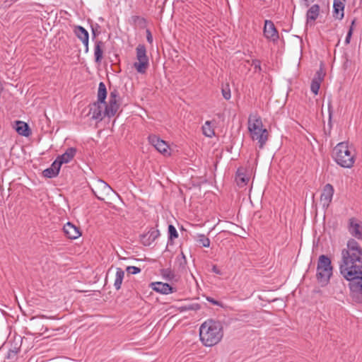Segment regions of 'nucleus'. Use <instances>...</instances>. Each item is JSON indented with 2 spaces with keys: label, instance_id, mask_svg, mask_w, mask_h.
<instances>
[{
  "label": "nucleus",
  "instance_id": "79ce46f5",
  "mask_svg": "<svg viewBox=\"0 0 362 362\" xmlns=\"http://www.w3.org/2000/svg\"><path fill=\"white\" fill-rule=\"evenodd\" d=\"M211 271H212V272H214L216 274H219V275L221 274V270L218 268V267L216 265H213V267L211 268Z\"/></svg>",
  "mask_w": 362,
  "mask_h": 362
},
{
  "label": "nucleus",
  "instance_id": "c9c22d12",
  "mask_svg": "<svg viewBox=\"0 0 362 362\" xmlns=\"http://www.w3.org/2000/svg\"><path fill=\"white\" fill-rule=\"evenodd\" d=\"M201 308L198 303H193L182 307V310H198Z\"/></svg>",
  "mask_w": 362,
  "mask_h": 362
},
{
  "label": "nucleus",
  "instance_id": "0eeeda50",
  "mask_svg": "<svg viewBox=\"0 0 362 362\" xmlns=\"http://www.w3.org/2000/svg\"><path fill=\"white\" fill-rule=\"evenodd\" d=\"M119 94L117 89L110 91L109 101L105 108V114L107 117H112L117 113L119 108Z\"/></svg>",
  "mask_w": 362,
  "mask_h": 362
},
{
  "label": "nucleus",
  "instance_id": "4be33fe9",
  "mask_svg": "<svg viewBox=\"0 0 362 362\" xmlns=\"http://www.w3.org/2000/svg\"><path fill=\"white\" fill-rule=\"evenodd\" d=\"M16 130L18 134L23 136H28L31 134L28 124L23 121L16 122Z\"/></svg>",
  "mask_w": 362,
  "mask_h": 362
},
{
  "label": "nucleus",
  "instance_id": "423d86ee",
  "mask_svg": "<svg viewBox=\"0 0 362 362\" xmlns=\"http://www.w3.org/2000/svg\"><path fill=\"white\" fill-rule=\"evenodd\" d=\"M137 62H134L133 66L139 74H145L149 66L148 57L146 55V48L144 45L139 44L136 48Z\"/></svg>",
  "mask_w": 362,
  "mask_h": 362
},
{
  "label": "nucleus",
  "instance_id": "412c9836",
  "mask_svg": "<svg viewBox=\"0 0 362 362\" xmlns=\"http://www.w3.org/2000/svg\"><path fill=\"white\" fill-rule=\"evenodd\" d=\"M61 166L59 165L58 161L54 160L51 166L43 170L42 175L47 178L55 177L58 175Z\"/></svg>",
  "mask_w": 362,
  "mask_h": 362
},
{
  "label": "nucleus",
  "instance_id": "7ed1b4c3",
  "mask_svg": "<svg viewBox=\"0 0 362 362\" xmlns=\"http://www.w3.org/2000/svg\"><path fill=\"white\" fill-rule=\"evenodd\" d=\"M332 158L341 168H351L356 160L355 150L348 142H340L334 148Z\"/></svg>",
  "mask_w": 362,
  "mask_h": 362
},
{
  "label": "nucleus",
  "instance_id": "39448f33",
  "mask_svg": "<svg viewBox=\"0 0 362 362\" xmlns=\"http://www.w3.org/2000/svg\"><path fill=\"white\" fill-rule=\"evenodd\" d=\"M333 267L329 257L321 255L317 261L316 279L322 286H326L332 276Z\"/></svg>",
  "mask_w": 362,
  "mask_h": 362
},
{
  "label": "nucleus",
  "instance_id": "a211bd4d",
  "mask_svg": "<svg viewBox=\"0 0 362 362\" xmlns=\"http://www.w3.org/2000/svg\"><path fill=\"white\" fill-rule=\"evenodd\" d=\"M103 104L97 102L94 103L90 108V114L93 119L102 120L107 115L105 114V110H103Z\"/></svg>",
  "mask_w": 362,
  "mask_h": 362
},
{
  "label": "nucleus",
  "instance_id": "2eb2a0df",
  "mask_svg": "<svg viewBox=\"0 0 362 362\" xmlns=\"http://www.w3.org/2000/svg\"><path fill=\"white\" fill-rule=\"evenodd\" d=\"M63 230L65 235L71 240H75L81 235L79 228L71 222H67L64 226Z\"/></svg>",
  "mask_w": 362,
  "mask_h": 362
},
{
  "label": "nucleus",
  "instance_id": "9d476101",
  "mask_svg": "<svg viewBox=\"0 0 362 362\" xmlns=\"http://www.w3.org/2000/svg\"><path fill=\"white\" fill-rule=\"evenodd\" d=\"M148 142L155 147V148L161 153L168 152L169 148L168 144L160 137L155 134H151L148 137Z\"/></svg>",
  "mask_w": 362,
  "mask_h": 362
},
{
  "label": "nucleus",
  "instance_id": "37998d69",
  "mask_svg": "<svg viewBox=\"0 0 362 362\" xmlns=\"http://www.w3.org/2000/svg\"><path fill=\"white\" fill-rule=\"evenodd\" d=\"M180 257L181 259H182L184 263L185 264L187 262L186 257L182 252H181L180 256H178L177 258H179Z\"/></svg>",
  "mask_w": 362,
  "mask_h": 362
},
{
  "label": "nucleus",
  "instance_id": "393cba45",
  "mask_svg": "<svg viewBox=\"0 0 362 362\" xmlns=\"http://www.w3.org/2000/svg\"><path fill=\"white\" fill-rule=\"evenodd\" d=\"M107 88L103 82H100L98 89V102L101 104H106Z\"/></svg>",
  "mask_w": 362,
  "mask_h": 362
},
{
  "label": "nucleus",
  "instance_id": "e433bc0d",
  "mask_svg": "<svg viewBox=\"0 0 362 362\" xmlns=\"http://www.w3.org/2000/svg\"><path fill=\"white\" fill-rule=\"evenodd\" d=\"M222 95L226 100H229L231 97L230 90L228 85L222 88Z\"/></svg>",
  "mask_w": 362,
  "mask_h": 362
},
{
  "label": "nucleus",
  "instance_id": "f704fd0d",
  "mask_svg": "<svg viewBox=\"0 0 362 362\" xmlns=\"http://www.w3.org/2000/svg\"><path fill=\"white\" fill-rule=\"evenodd\" d=\"M251 66H254L255 73H261L262 72V66L261 62L259 59H252L251 62Z\"/></svg>",
  "mask_w": 362,
  "mask_h": 362
},
{
  "label": "nucleus",
  "instance_id": "f3484780",
  "mask_svg": "<svg viewBox=\"0 0 362 362\" xmlns=\"http://www.w3.org/2000/svg\"><path fill=\"white\" fill-rule=\"evenodd\" d=\"M76 151V148H68L62 155L58 156L55 160L58 161L59 165L62 166L64 163H69L74 158Z\"/></svg>",
  "mask_w": 362,
  "mask_h": 362
},
{
  "label": "nucleus",
  "instance_id": "1a4fd4ad",
  "mask_svg": "<svg viewBox=\"0 0 362 362\" xmlns=\"http://www.w3.org/2000/svg\"><path fill=\"white\" fill-rule=\"evenodd\" d=\"M91 190L99 200H104L105 198L103 196L107 195L110 191H112V188L102 180H98L95 184V188H92Z\"/></svg>",
  "mask_w": 362,
  "mask_h": 362
},
{
  "label": "nucleus",
  "instance_id": "6e6552de",
  "mask_svg": "<svg viewBox=\"0 0 362 362\" xmlns=\"http://www.w3.org/2000/svg\"><path fill=\"white\" fill-rule=\"evenodd\" d=\"M263 34L268 40L273 42H276L279 37L278 30H276L274 23L270 20L264 21Z\"/></svg>",
  "mask_w": 362,
  "mask_h": 362
},
{
  "label": "nucleus",
  "instance_id": "4468645a",
  "mask_svg": "<svg viewBox=\"0 0 362 362\" xmlns=\"http://www.w3.org/2000/svg\"><path fill=\"white\" fill-rule=\"evenodd\" d=\"M159 236V230L151 228L146 233L140 236V240L144 246H150Z\"/></svg>",
  "mask_w": 362,
  "mask_h": 362
},
{
  "label": "nucleus",
  "instance_id": "c85d7f7f",
  "mask_svg": "<svg viewBox=\"0 0 362 362\" xmlns=\"http://www.w3.org/2000/svg\"><path fill=\"white\" fill-rule=\"evenodd\" d=\"M160 274L165 280L168 281H173L175 277V273L170 269H162Z\"/></svg>",
  "mask_w": 362,
  "mask_h": 362
},
{
  "label": "nucleus",
  "instance_id": "6ab92c4d",
  "mask_svg": "<svg viewBox=\"0 0 362 362\" xmlns=\"http://www.w3.org/2000/svg\"><path fill=\"white\" fill-rule=\"evenodd\" d=\"M346 0H334L333 16L336 19L341 20L344 16V6Z\"/></svg>",
  "mask_w": 362,
  "mask_h": 362
},
{
  "label": "nucleus",
  "instance_id": "bb28decb",
  "mask_svg": "<svg viewBox=\"0 0 362 362\" xmlns=\"http://www.w3.org/2000/svg\"><path fill=\"white\" fill-rule=\"evenodd\" d=\"M195 240L199 246L209 247L210 246V240L204 234H197Z\"/></svg>",
  "mask_w": 362,
  "mask_h": 362
},
{
  "label": "nucleus",
  "instance_id": "473e14b6",
  "mask_svg": "<svg viewBox=\"0 0 362 362\" xmlns=\"http://www.w3.org/2000/svg\"><path fill=\"white\" fill-rule=\"evenodd\" d=\"M132 20L134 23L139 25L141 26L145 25L146 21V19L143 17L139 16H132Z\"/></svg>",
  "mask_w": 362,
  "mask_h": 362
},
{
  "label": "nucleus",
  "instance_id": "f8f14e48",
  "mask_svg": "<svg viewBox=\"0 0 362 362\" xmlns=\"http://www.w3.org/2000/svg\"><path fill=\"white\" fill-rule=\"evenodd\" d=\"M334 189L331 184H326L320 197V201L324 207H328L332 202Z\"/></svg>",
  "mask_w": 362,
  "mask_h": 362
},
{
  "label": "nucleus",
  "instance_id": "a18cd8bd",
  "mask_svg": "<svg viewBox=\"0 0 362 362\" xmlns=\"http://www.w3.org/2000/svg\"><path fill=\"white\" fill-rule=\"evenodd\" d=\"M260 2H265L266 0H259Z\"/></svg>",
  "mask_w": 362,
  "mask_h": 362
},
{
  "label": "nucleus",
  "instance_id": "c03bdc74",
  "mask_svg": "<svg viewBox=\"0 0 362 362\" xmlns=\"http://www.w3.org/2000/svg\"><path fill=\"white\" fill-rule=\"evenodd\" d=\"M93 36H95V33L93 30Z\"/></svg>",
  "mask_w": 362,
  "mask_h": 362
},
{
  "label": "nucleus",
  "instance_id": "f03ea898",
  "mask_svg": "<svg viewBox=\"0 0 362 362\" xmlns=\"http://www.w3.org/2000/svg\"><path fill=\"white\" fill-rule=\"evenodd\" d=\"M223 336V326L218 321L207 320L199 327L200 341L205 346L218 344Z\"/></svg>",
  "mask_w": 362,
  "mask_h": 362
},
{
  "label": "nucleus",
  "instance_id": "ea45409f",
  "mask_svg": "<svg viewBox=\"0 0 362 362\" xmlns=\"http://www.w3.org/2000/svg\"><path fill=\"white\" fill-rule=\"evenodd\" d=\"M146 40H147L148 42H149L150 44H152L153 36H152V34H151L150 30H148V29L146 30Z\"/></svg>",
  "mask_w": 362,
  "mask_h": 362
},
{
  "label": "nucleus",
  "instance_id": "b1692460",
  "mask_svg": "<svg viewBox=\"0 0 362 362\" xmlns=\"http://www.w3.org/2000/svg\"><path fill=\"white\" fill-rule=\"evenodd\" d=\"M320 13V6L318 4L313 5L307 11L306 13V20L307 23H309L310 21H315Z\"/></svg>",
  "mask_w": 362,
  "mask_h": 362
},
{
  "label": "nucleus",
  "instance_id": "49530a36",
  "mask_svg": "<svg viewBox=\"0 0 362 362\" xmlns=\"http://www.w3.org/2000/svg\"><path fill=\"white\" fill-rule=\"evenodd\" d=\"M42 318H46V317L45 315H42L41 317Z\"/></svg>",
  "mask_w": 362,
  "mask_h": 362
},
{
  "label": "nucleus",
  "instance_id": "72a5a7b5",
  "mask_svg": "<svg viewBox=\"0 0 362 362\" xmlns=\"http://www.w3.org/2000/svg\"><path fill=\"white\" fill-rule=\"evenodd\" d=\"M355 23H356V20L354 19L352 21V22H351V26L349 28V30L348 31V33L346 35V39H345V41H344L346 45H349L350 43L351 37V35L353 34L354 25Z\"/></svg>",
  "mask_w": 362,
  "mask_h": 362
},
{
  "label": "nucleus",
  "instance_id": "c756f323",
  "mask_svg": "<svg viewBox=\"0 0 362 362\" xmlns=\"http://www.w3.org/2000/svg\"><path fill=\"white\" fill-rule=\"evenodd\" d=\"M168 241L173 242L175 239L178 238V233L175 226L172 224L168 226Z\"/></svg>",
  "mask_w": 362,
  "mask_h": 362
},
{
  "label": "nucleus",
  "instance_id": "ddd939ff",
  "mask_svg": "<svg viewBox=\"0 0 362 362\" xmlns=\"http://www.w3.org/2000/svg\"><path fill=\"white\" fill-rule=\"evenodd\" d=\"M348 230L353 237L358 240H362V224L356 218H351L349 219Z\"/></svg>",
  "mask_w": 362,
  "mask_h": 362
},
{
  "label": "nucleus",
  "instance_id": "5701e85b",
  "mask_svg": "<svg viewBox=\"0 0 362 362\" xmlns=\"http://www.w3.org/2000/svg\"><path fill=\"white\" fill-rule=\"evenodd\" d=\"M103 46H104V45L102 41L97 40L95 43L94 57H95V62L96 63L100 64L103 59Z\"/></svg>",
  "mask_w": 362,
  "mask_h": 362
},
{
  "label": "nucleus",
  "instance_id": "58836bf2",
  "mask_svg": "<svg viewBox=\"0 0 362 362\" xmlns=\"http://www.w3.org/2000/svg\"><path fill=\"white\" fill-rule=\"evenodd\" d=\"M328 112H329V122H331L332 115V101L329 100L328 102Z\"/></svg>",
  "mask_w": 362,
  "mask_h": 362
},
{
  "label": "nucleus",
  "instance_id": "7c9ffc66",
  "mask_svg": "<svg viewBox=\"0 0 362 362\" xmlns=\"http://www.w3.org/2000/svg\"><path fill=\"white\" fill-rule=\"evenodd\" d=\"M235 180H236L238 185L243 187V186L247 185L249 179L245 176V175L244 173H238L236 175Z\"/></svg>",
  "mask_w": 362,
  "mask_h": 362
},
{
  "label": "nucleus",
  "instance_id": "cd10ccee",
  "mask_svg": "<svg viewBox=\"0 0 362 362\" xmlns=\"http://www.w3.org/2000/svg\"><path fill=\"white\" fill-rule=\"evenodd\" d=\"M202 132L204 136L209 138L214 136V129L212 128L210 121L205 122L204 124L202 126Z\"/></svg>",
  "mask_w": 362,
  "mask_h": 362
},
{
  "label": "nucleus",
  "instance_id": "9b49d317",
  "mask_svg": "<svg viewBox=\"0 0 362 362\" xmlns=\"http://www.w3.org/2000/svg\"><path fill=\"white\" fill-rule=\"evenodd\" d=\"M151 287L156 292L163 295H168L177 291L176 288L171 286L167 283H163L161 281L151 283Z\"/></svg>",
  "mask_w": 362,
  "mask_h": 362
},
{
  "label": "nucleus",
  "instance_id": "2f4dec72",
  "mask_svg": "<svg viewBox=\"0 0 362 362\" xmlns=\"http://www.w3.org/2000/svg\"><path fill=\"white\" fill-rule=\"evenodd\" d=\"M20 351V346H15L13 348H10L8 351L6 358L8 359H13L16 357L17 354Z\"/></svg>",
  "mask_w": 362,
  "mask_h": 362
},
{
  "label": "nucleus",
  "instance_id": "20e7f679",
  "mask_svg": "<svg viewBox=\"0 0 362 362\" xmlns=\"http://www.w3.org/2000/svg\"><path fill=\"white\" fill-rule=\"evenodd\" d=\"M248 131L251 139L257 141L260 149L263 148L268 140L269 132L267 129L263 127L262 119L258 115H250L248 117Z\"/></svg>",
  "mask_w": 362,
  "mask_h": 362
},
{
  "label": "nucleus",
  "instance_id": "aec40b11",
  "mask_svg": "<svg viewBox=\"0 0 362 362\" xmlns=\"http://www.w3.org/2000/svg\"><path fill=\"white\" fill-rule=\"evenodd\" d=\"M324 76L325 74L322 71H317L312 80L310 90L315 95L318 94L320 84L324 79Z\"/></svg>",
  "mask_w": 362,
  "mask_h": 362
},
{
  "label": "nucleus",
  "instance_id": "dca6fc26",
  "mask_svg": "<svg viewBox=\"0 0 362 362\" xmlns=\"http://www.w3.org/2000/svg\"><path fill=\"white\" fill-rule=\"evenodd\" d=\"M74 32L76 37L81 40L85 46V52H88V39L89 35L88 31L81 25H76L74 27Z\"/></svg>",
  "mask_w": 362,
  "mask_h": 362
},
{
  "label": "nucleus",
  "instance_id": "a19ab883",
  "mask_svg": "<svg viewBox=\"0 0 362 362\" xmlns=\"http://www.w3.org/2000/svg\"><path fill=\"white\" fill-rule=\"evenodd\" d=\"M206 300H207V301L211 303L213 305H221V303L219 301L214 299L211 297H207Z\"/></svg>",
  "mask_w": 362,
  "mask_h": 362
},
{
  "label": "nucleus",
  "instance_id": "f257e3e1",
  "mask_svg": "<svg viewBox=\"0 0 362 362\" xmlns=\"http://www.w3.org/2000/svg\"><path fill=\"white\" fill-rule=\"evenodd\" d=\"M339 272L348 281L351 293L362 295V249L354 239H350L346 248L341 251Z\"/></svg>",
  "mask_w": 362,
  "mask_h": 362
},
{
  "label": "nucleus",
  "instance_id": "a878e982",
  "mask_svg": "<svg viewBox=\"0 0 362 362\" xmlns=\"http://www.w3.org/2000/svg\"><path fill=\"white\" fill-rule=\"evenodd\" d=\"M124 277V272L121 268H117L115 279L114 282L115 288L119 291L121 288L122 281Z\"/></svg>",
  "mask_w": 362,
  "mask_h": 362
},
{
  "label": "nucleus",
  "instance_id": "4c0bfd02",
  "mask_svg": "<svg viewBox=\"0 0 362 362\" xmlns=\"http://www.w3.org/2000/svg\"><path fill=\"white\" fill-rule=\"evenodd\" d=\"M127 272L131 274H136L141 272V269L135 266H129L127 267Z\"/></svg>",
  "mask_w": 362,
  "mask_h": 362
}]
</instances>
